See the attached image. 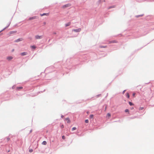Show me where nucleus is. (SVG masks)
I'll list each match as a JSON object with an SVG mask.
<instances>
[{"mask_svg":"<svg viewBox=\"0 0 154 154\" xmlns=\"http://www.w3.org/2000/svg\"><path fill=\"white\" fill-rule=\"evenodd\" d=\"M81 28H79L76 29H73L72 30V31H74L76 32H79L81 31Z\"/></svg>","mask_w":154,"mask_h":154,"instance_id":"f257e3e1","label":"nucleus"},{"mask_svg":"<svg viewBox=\"0 0 154 154\" xmlns=\"http://www.w3.org/2000/svg\"><path fill=\"white\" fill-rule=\"evenodd\" d=\"M71 6V4H68L66 5H65L63 6V8H66V7H69Z\"/></svg>","mask_w":154,"mask_h":154,"instance_id":"f03ea898","label":"nucleus"},{"mask_svg":"<svg viewBox=\"0 0 154 154\" xmlns=\"http://www.w3.org/2000/svg\"><path fill=\"white\" fill-rule=\"evenodd\" d=\"M35 38L36 39H40L42 38V36H39L38 35H36L35 36Z\"/></svg>","mask_w":154,"mask_h":154,"instance_id":"7ed1b4c3","label":"nucleus"},{"mask_svg":"<svg viewBox=\"0 0 154 154\" xmlns=\"http://www.w3.org/2000/svg\"><path fill=\"white\" fill-rule=\"evenodd\" d=\"M23 39L22 38H19L16 40H15V42H17L20 41H22Z\"/></svg>","mask_w":154,"mask_h":154,"instance_id":"20e7f679","label":"nucleus"},{"mask_svg":"<svg viewBox=\"0 0 154 154\" xmlns=\"http://www.w3.org/2000/svg\"><path fill=\"white\" fill-rule=\"evenodd\" d=\"M27 54V53L26 52H23L21 53L20 54V55L22 56H23L26 55Z\"/></svg>","mask_w":154,"mask_h":154,"instance_id":"39448f33","label":"nucleus"},{"mask_svg":"<svg viewBox=\"0 0 154 154\" xmlns=\"http://www.w3.org/2000/svg\"><path fill=\"white\" fill-rule=\"evenodd\" d=\"M11 23V22H10L9 23V24L8 25L6 26L5 27V28H4L2 30H1V31H0V32H1L2 31H3L5 29H6L7 28H8L10 25V24Z\"/></svg>","mask_w":154,"mask_h":154,"instance_id":"423d86ee","label":"nucleus"},{"mask_svg":"<svg viewBox=\"0 0 154 154\" xmlns=\"http://www.w3.org/2000/svg\"><path fill=\"white\" fill-rule=\"evenodd\" d=\"M36 16H34V17H30L29 19V20H33V19H35L36 18Z\"/></svg>","mask_w":154,"mask_h":154,"instance_id":"0eeeda50","label":"nucleus"},{"mask_svg":"<svg viewBox=\"0 0 154 154\" xmlns=\"http://www.w3.org/2000/svg\"><path fill=\"white\" fill-rule=\"evenodd\" d=\"M67 121V123H70V121L69 119V118H67L65 119Z\"/></svg>","mask_w":154,"mask_h":154,"instance_id":"6e6552de","label":"nucleus"},{"mask_svg":"<svg viewBox=\"0 0 154 154\" xmlns=\"http://www.w3.org/2000/svg\"><path fill=\"white\" fill-rule=\"evenodd\" d=\"M70 24H71V22H68V23H66L65 24V26L66 27H67V26H69V25H70Z\"/></svg>","mask_w":154,"mask_h":154,"instance_id":"1a4fd4ad","label":"nucleus"},{"mask_svg":"<svg viewBox=\"0 0 154 154\" xmlns=\"http://www.w3.org/2000/svg\"><path fill=\"white\" fill-rule=\"evenodd\" d=\"M12 58H13L11 56L8 57H7V59L8 60H11Z\"/></svg>","mask_w":154,"mask_h":154,"instance_id":"9d476101","label":"nucleus"},{"mask_svg":"<svg viewBox=\"0 0 154 154\" xmlns=\"http://www.w3.org/2000/svg\"><path fill=\"white\" fill-rule=\"evenodd\" d=\"M17 32V31H11L10 32V34H13V33H15Z\"/></svg>","mask_w":154,"mask_h":154,"instance_id":"9b49d317","label":"nucleus"},{"mask_svg":"<svg viewBox=\"0 0 154 154\" xmlns=\"http://www.w3.org/2000/svg\"><path fill=\"white\" fill-rule=\"evenodd\" d=\"M42 144L44 145H46L47 144V142L45 141H44L42 143Z\"/></svg>","mask_w":154,"mask_h":154,"instance_id":"f8f14e48","label":"nucleus"},{"mask_svg":"<svg viewBox=\"0 0 154 154\" xmlns=\"http://www.w3.org/2000/svg\"><path fill=\"white\" fill-rule=\"evenodd\" d=\"M116 7L115 5H112L110 6H109L108 7V9H109L111 8H115Z\"/></svg>","mask_w":154,"mask_h":154,"instance_id":"ddd939ff","label":"nucleus"},{"mask_svg":"<svg viewBox=\"0 0 154 154\" xmlns=\"http://www.w3.org/2000/svg\"><path fill=\"white\" fill-rule=\"evenodd\" d=\"M17 89L18 90H19L20 89H22L23 88V87H17Z\"/></svg>","mask_w":154,"mask_h":154,"instance_id":"4468645a","label":"nucleus"},{"mask_svg":"<svg viewBox=\"0 0 154 154\" xmlns=\"http://www.w3.org/2000/svg\"><path fill=\"white\" fill-rule=\"evenodd\" d=\"M116 41L115 40H113V41H110L109 42V43H116Z\"/></svg>","mask_w":154,"mask_h":154,"instance_id":"2eb2a0df","label":"nucleus"},{"mask_svg":"<svg viewBox=\"0 0 154 154\" xmlns=\"http://www.w3.org/2000/svg\"><path fill=\"white\" fill-rule=\"evenodd\" d=\"M93 117H94V115L92 114V115H90V119H93Z\"/></svg>","mask_w":154,"mask_h":154,"instance_id":"dca6fc26","label":"nucleus"},{"mask_svg":"<svg viewBox=\"0 0 154 154\" xmlns=\"http://www.w3.org/2000/svg\"><path fill=\"white\" fill-rule=\"evenodd\" d=\"M128 103H129V104L131 106H132L134 105V104L132 102H131L130 101H129V102H128Z\"/></svg>","mask_w":154,"mask_h":154,"instance_id":"f3484780","label":"nucleus"},{"mask_svg":"<svg viewBox=\"0 0 154 154\" xmlns=\"http://www.w3.org/2000/svg\"><path fill=\"white\" fill-rule=\"evenodd\" d=\"M100 48H106V46H100Z\"/></svg>","mask_w":154,"mask_h":154,"instance_id":"a211bd4d","label":"nucleus"},{"mask_svg":"<svg viewBox=\"0 0 154 154\" xmlns=\"http://www.w3.org/2000/svg\"><path fill=\"white\" fill-rule=\"evenodd\" d=\"M126 94H127L126 95V97L128 98H129V94L128 93H127Z\"/></svg>","mask_w":154,"mask_h":154,"instance_id":"6ab92c4d","label":"nucleus"},{"mask_svg":"<svg viewBox=\"0 0 154 154\" xmlns=\"http://www.w3.org/2000/svg\"><path fill=\"white\" fill-rule=\"evenodd\" d=\"M76 127H74L72 128V131H73L74 130H76Z\"/></svg>","mask_w":154,"mask_h":154,"instance_id":"aec40b11","label":"nucleus"},{"mask_svg":"<svg viewBox=\"0 0 154 154\" xmlns=\"http://www.w3.org/2000/svg\"><path fill=\"white\" fill-rule=\"evenodd\" d=\"M143 15V14H142V15H137V16H136V17H141V16H142Z\"/></svg>","mask_w":154,"mask_h":154,"instance_id":"412c9836","label":"nucleus"},{"mask_svg":"<svg viewBox=\"0 0 154 154\" xmlns=\"http://www.w3.org/2000/svg\"><path fill=\"white\" fill-rule=\"evenodd\" d=\"M31 47L33 49H35L36 48V47L34 45L31 46Z\"/></svg>","mask_w":154,"mask_h":154,"instance_id":"4be33fe9","label":"nucleus"},{"mask_svg":"<svg viewBox=\"0 0 154 154\" xmlns=\"http://www.w3.org/2000/svg\"><path fill=\"white\" fill-rule=\"evenodd\" d=\"M89 122V121H88V119H86L85 120V122L86 123H88Z\"/></svg>","mask_w":154,"mask_h":154,"instance_id":"5701e85b","label":"nucleus"},{"mask_svg":"<svg viewBox=\"0 0 154 154\" xmlns=\"http://www.w3.org/2000/svg\"><path fill=\"white\" fill-rule=\"evenodd\" d=\"M62 139H63V140H65V139L66 137L64 136L63 135L62 136Z\"/></svg>","mask_w":154,"mask_h":154,"instance_id":"b1692460","label":"nucleus"},{"mask_svg":"<svg viewBox=\"0 0 154 154\" xmlns=\"http://www.w3.org/2000/svg\"><path fill=\"white\" fill-rule=\"evenodd\" d=\"M47 14H48L43 13L42 14H41V16H44V15H47Z\"/></svg>","mask_w":154,"mask_h":154,"instance_id":"393cba45","label":"nucleus"},{"mask_svg":"<svg viewBox=\"0 0 154 154\" xmlns=\"http://www.w3.org/2000/svg\"><path fill=\"white\" fill-rule=\"evenodd\" d=\"M143 109V107H140L139 108V110H141Z\"/></svg>","mask_w":154,"mask_h":154,"instance_id":"a878e982","label":"nucleus"},{"mask_svg":"<svg viewBox=\"0 0 154 154\" xmlns=\"http://www.w3.org/2000/svg\"><path fill=\"white\" fill-rule=\"evenodd\" d=\"M29 151L30 152H32L33 151V149H29Z\"/></svg>","mask_w":154,"mask_h":154,"instance_id":"bb28decb","label":"nucleus"},{"mask_svg":"<svg viewBox=\"0 0 154 154\" xmlns=\"http://www.w3.org/2000/svg\"><path fill=\"white\" fill-rule=\"evenodd\" d=\"M128 111H129V110H128V109H126L125 110V112H128Z\"/></svg>","mask_w":154,"mask_h":154,"instance_id":"cd10ccee","label":"nucleus"},{"mask_svg":"<svg viewBox=\"0 0 154 154\" xmlns=\"http://www.w3.org/2000/svg\"><path fill=\"white\" fill-rule=\"evenodd\" d=\"M107 116L109 117H110L111 116V115L109 113H108L107 114Z\"/></svg>","mask_w":154,"mask_h":154,"instance_id":"c85d7f7f","label":"nucleus"},{"mask_svg":"<svg viewBox=\"0 0 154 154\" xmlns=\"http://www.w3.org/2000/svg\"><path fill=\"white\" fill-rule=\"evenodd\" d=\"M60 127L61 128H64V125H62L61 126H60Z\"/></svg>","mask_w":154,"mask_h":154,"instance_id":"c756f323","label":"nucleus"},{"mask_svg":"<svg viewBox=\"0 0 154 154\" xmlns=\"http://www.w3.org/2000/svg\"><path fill=\"white\" fill-rule=\"evenodd\" d=\"M7 140L8 141L10 140V138L9 137H7Z\"/></svg>","mask_w":154,"mask_h":154,"instance_id":"7c9ffc66","label":"nucleus"},{"mask_svg":"<svg viewBox=\"0 0 154 154\" xmlns=\"http://www.w3.org/2000/svg\"><path fill=\"white\" fill-rule=\"evenodd\" d=\"M103 1L104 2H105V0H103ZM102 0H99V2L102 1Z\"/></svg>","mask_w":154,"mask_h":154,"instance_id":"2f4dec72","label":"nucleus"},{"mask_svg":"<svg viewBox=\"0 0 154 154\" xmlns=\"http://www.w3.org/2000/svg\"><path fill=\"white\" fill-rule=\"evenodd\" d=\"M136 117H131V119H133L134 118H136Z\"/></svg>","mask_w":154,"mask_h":154,"instance_id":"473e14b6","label":"nucleus"},{"mask_svg":"<svg viewBox=\"0 0 154 154\" xmlns=\"http://www.w3.org/2000/svg\"><path fill=\"white\" fill-rule=\"evenodd\" d=\"M136 117H131V119H133L134 118H136Z\"/></svg>","mask_w":154,"mask_h":154,"instance_id":"72a5a7b5","label":"nucleus"},{"mask_svg":"<svg viewBox=\"0 0 154 154\" xmlns=\"http://www.w3.org/2000/svg\"><path fill=\"white\" fill-rule=\"evenodd\" d=\"M63 117H64L63 116V115H61V117L62 118H63Z\"/></svg>","mask_w":154,"mask_h":154,"instance_id":"f704fd0d","label":"nucleus"},{"mask_svg":"<svg viewBox=\"0 0 154 154\" xmlns=\"http://www.w3.org/2000/svg\"><path fill=\"white\" fill-rule=\"evenodd\" d=\"M100 95H101V94H98V95H97V97H98L99 96H100Z\"/></svg>","mask_w":154,"mask_h":154,"instance_id":"c9c22d12","label":"nucleus"},{"mask_svg":"<svg viewBox=\"0 0 154 154\" xmlns=\"http://www.w3.org/2000/svg\"><path fill=\"white\" fill-rule=\"evenodd\" d=\"M55 35L56 34V32H54L53 33Z\"/></svg>","mask_w":154,"mask_h":154,"instance_id":"e433bc0d","label":"nucleus"},{"mask_svg":"<svg viewBox=\"0 0 154 154\" xmlns=\"http://www.w3.org/2000/svg\"><path fill=\"white\" fill-rule=\"evenodd\" d=\"M135 93H133V96H134V95H135Z\"/></svg>","mask_w":154,"mask_h":154,"instance_id":"4c0bfd02","label":"nucleus"},{"mask_svg":"<svg viewBox=\"0 0 154 154\" xmlns=\"http://www.w3.org/2000/svg\"><path fill=\"white\" fill-rule=\"evenodd\" d=\"M87 114H88L89 113V112L88 111L87 112Z\"/></svg>","mask_w":154,"mask_h":154,"instance_id":"58836bf2","label":"nucleus"},{"mask_svg":"<svg viewBox=\"0 0 154 154\" xmlns=\"http://www.w3.org/2000/svg\"><path fill=\"white\" fill-rule=\"evenodd\" d=\"M126 91V90H125L124 91H123V93L124 94L125 92V91Z\"/></svg>","mask_w":154,"mask_h":154,"instance_id":"ea45409f","label":"nucleus"},{"mask_svg":"<svg viewBox=\"0 0 154 154\" xmlns=\"http://www.w3.org/2000/svg\"><path fill=\"white\" fill-rule=\"evenodd\" d=\"M46 23L45 22H44V25H45L46 24Z\"/></svg>","mask_w":154,"mask_h":154,"instance_id":"a19ab883","label":"nucleus"},{"mask_svg":"<svg viewBox=\"0 0 154 154\" xmlns=\"http://www.w3.org/2000/svg\"><path fill=\"white\" fill-rule=\"evenodd\" d=\"M134 109V107H132V108H131V109Z\"/></svg>","mask_w":154,"mask_h":154,"instance_id":"79ce46f5","label":"nucleus"},{"mask_svg":"<svg viewBox=\"0 0 154 154\" xmlns=\"http://www.w3.org/2000/svg\"><path fill=\"white\" fill-rule=\"evenodd\" d=\"M32 132V130H31L30 131V133H31Z\"/></svg>","mask_w":154,"mask_h":154,"instance_id":"37998d69","label":"nucleus"},{"mask_svg":"<svg viewBox=\"0 0 154 154\" xmlns=\"http://www.w3.org/2000/svg\"><path fill=\"white\" fill-rule=\"evenodd\" d=\"M14 50V49H13L12 50V51H13Z\"/></svg>","mask_w":154,"mask_h":154,"instance_id":"c03bdc74","label":"nucleus"}]
</instances>
